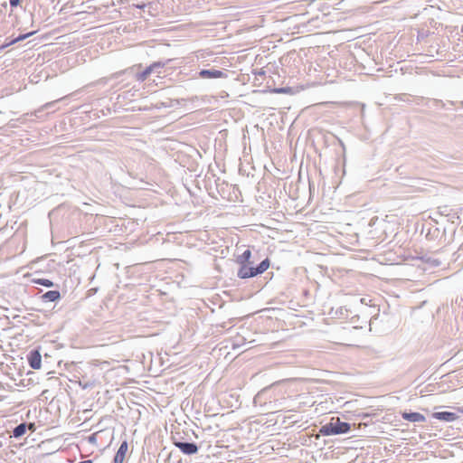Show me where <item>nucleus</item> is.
Masks as SVG:
<instances>
[{
    "label": "nucleus",
    "mask_w": 463,
    "mask_h": 463,
    "mask_svg": "<svg viewBox=\"0 0 463 463\" xmlns=\"http://www.w3.org/2000/svg\"><path fill=\"white\" fill-rule=\"evenodd\" d=\"M350 428L348 422L341 421L339 418H332L329 422L321 426L319 433L323 436L345 434L350 430Z\"/></svg>",
    "instance_id": "f257e3e1"
},
{
    "label": "nucleus",
    "mask_w": 463,
    "mask_h": 463,
    "mask_svg": "<svg viewBox=\"0 0 463 463\" xmlns=\"http://www.w3.org/2000/svg\"><path fill=\"white\" fill-rule=\"evenodd\" d=\"M438 237H440L439 238L440 245H446L450 242V241H447L445 230H443V232H441L439 228H438L437 226H434V225L430 226L428 228V231L426 233V239L429 241H432V240L437 239Z\"/></svg>",
    "instance_id": "f03ea898"
},
{
    "label": "nucleus",
    "mask_w": 463,
    "mask_h": 463,
    "mask_svg": "<svg viewBox=\"0 0 463 463\" xmlns=\"http://www.w3.org/2000/svg\"><path fill=\"white\" fill-rule=\"evenodd\" d=\"M198 77L201 79H219L227 78L228 75L225 71L210 68L202 69L200 71H198Z\"/></svg>",
    "instance_id": "7ed1b4c3"
},
{
    "label": "nucleus",
    "mask_w": 463,
    "mask_h": 463,
    "mask_svg": "<svg viewBox=\"0 0 463 463\" xmlns=\"http://www.w3.org/2000/svg\"><path fill=\"white\" fill-rule=\"evenodd\" d=\"M174 444L185 455H194L199 450L197 444L194 442L175 441Z\"/></svg>",
    "instance_id": "20e7f679"
},
{
    "label": "nucleus",
    "mask_w": 463,
    "mask_h": 463,
    "mask_svg": "<svg viewBox=\"0 0 463 463\" xmlns=\"http://www.w3.org/2000/svg\"><path fill=\"white\" fill-rule=\"evenodd\" d=\"M27 361L31 368L40 369L42 364V355L39 350L33 349L29 352Z\"/></svg>",
    "instance_id": "39448f33"
},
{
    "label": "nucleus",
    "mask_w": 463,
    "mask_h": 463,
    "mask_svg": "<svg viewBox=\"0 0 463 463\" xmlns=\"http://www.w3.org/2000/svg\"><path fill=\"white\" fill-rule=\"evenodd\" d=\"M240 268L237 271V276L240 279H245L253 278L256 276V272L254 271L253 264H239Z\"/></svg>",
    "instance_id": "423d86ee"
},
{
    "label": "nucleus",
    "mask_w": 463,
    "mask_h": 463,
    "mask_svg": "<svg viewBox=\"0 0 463 463\" xmlns=\"http://www.w3.org/2000/svg\"><path fill=\"white\" fill-rule=\"evenodd\" d=\"M432 417L434 419H437V420H439L442 421H446V422H452L458 418V416L456 413L450 412V411L433 412Z\"/></svg>",
    "instance_id": "0eeeda50"
},
{
    "label": "nucleus",
    "mask_w": 463,
    "mask_h": 463,
    "mask_svg": "<svg viewBox=\"0 0 463 463\" xmlns=\"http://www.w3.org/2000/svg\"><path fill=\"white\" fill-rule=\"evenodd\" d=\"M402 417L403 420L411 421V422H424L426 418L423 414L420 412H402Z\"/></svg>",
    "instance_id": "6e6552de"
},
{
    "label": "nucleus",
    "mask_w": 463,
    "mask_h": 463,
    "mask_svg": "<svg viewBox=\"0 0 463 463\" xmlns=\"http://www.w3.org/2000/svg\"><path fill=\"white\" fill-rule=\"evenodd\" d=\"M128 442L126 440L121 442V444L114 457L113 463H123L125 457H126V453L128 451Z\"/></svg>",
    "instance_id": "1a4fd4ad"
},
{
    "label": "nucleus",
    "mask_w": 463,
    "mask_h": 463,
    "mask_svg": "<svg viewBox=\"0 0 463 463\" xmlns=\"http://www.w3.org/2000/svg\"><path fill=\"white\" fill-rule=\"evenodd\" d=\"M35 33H36L35 31H33V32L27 33L19 34L17 37H14L9 41L6 40V42L0 46V50H4L12 44H14L18 42L24 41V40L27 39L28 37L33 35Z\"/></svg>",
    "instance_id": "9d476101"
},
{
    "label": "nucleus",
    "mask_w": 463,
    "mask_h": 463,
    "mask_svg": "<svg viewBox=\"0 0 463 463\" xmlns=\"http://www.w3.org/2000/svg\"><path fill=\"white\" fill-rule=\"evenodd\" d=\"M61 298V293L59 290H50L43 293L41 296V299L43 302H55Z\"/></svg>",
    "instance_id": "9b49d317"
},
{
    "label": "nucleus",
    "mask_w": 463,
    "mask_h": 463,
    "mask_svg": "<svg viewBox=\"0 0 463 463\" xmlns=\"http://www.w3.org/2000/svg\"><path fill=\"white\" fill-rule=\"evenodd\" d=\"M250 259H251V251H250V250L247 249L241 255H238L236 257V263L237 264H254L253 261L250 260Z\"/></svg>",
    "instance_id": "f8f14e48"
},
{
    "label": "nucleus",
    "mask_w": 463,
    "mask_h": 463,
    "mask_svg": "<svg viewBox=\"0 0 463 463\" xmlns=\"http://www.w3.org/2000/svg\"><path fill=\"white\" fill-rule=\"evenodd\" d=\"M27 430V424L25 422H22L14 428L12 432V437L15 439H19L24 436Z\"/></svg>",
    "instance_id": "ddd939ff"
},
{
    "label": "nucleus",
    "mask_w": 463,
    "mask_h": 463,
    "mask_svg": "<svg viewBox=\"0 0 463 463\" xmlns=\"http://www.w3.org/2000/svg\"><path fill=\"white\" fill-rule=\"evenodd\" d=\"M269 260L266 258L259 265H257L256 267L254 266V271L256 272V276L262 274L264 271H266L269 269Z\"/></svg>",
    "instance_id": "4468645a"
},
{
    "label": "nucleus",
    "mask_w": 463,
    "mask_h": 463,
    "mask_svg": "<svg viewBox=\"0 0 463 463\" xmlns=\"http://www.w3.org/2000/svg\"><path fill=\"white\" fill-rule=\"evenodd\" d=\"M269 260L266 258L259 265H257L256 267L254 266V271L256 272V276L262 274L264 271H266L269 269Z\"/></svg>",
    "instance_id": "2eb2a0df"
},
{
    "label": "nucleus",
    "mask_w": 463,
    "mask_h": 463,
    "mask_svg": "<svg viewBox=\"0 0 463 463\" xmlns=\"http://www.w3.org/2000/svg\"><path fill=\"white\" fill-rule=\"evenodd\" d=\"M420 260H423L425 263L429 264L430 267H439L441 264V261L439 260L428 255L421 256Z\"/></svg>",
    "instance_id": "dca6fc26"
},
{
    "label": "nucleus",
    "mask_w": 463,
    "mask_h": 463,
    "mask_svg": "<svg viewBox=\"0 0 463 463\" xmlns=\"http://www.w3.org/2000/svg\"><path fill=\"white\" fill-rule=\"evenodd\" d=\"M169 61H171L170 59L165 61H155L152 64H150L149 67L152 68L153 72H159V69L164 68Z\"/></svg>",
    "instance_id": "f3484780"
},
{
    "label": "nucleus",
    "mask_w": 463,
    "mask_h": 463,
    "mask_svg": "<svg viewBox=\"0 0 463 463\" xmlns=\"http://www.w3.org/2000/svg\"><path fill=\"white\" fill-rule=\"evenodd\" d=\"M153 72L152 68L147 66L143 71L137 74L136 78L137 81H144Z\"/></svg>",
    "instance_id": "a211bd4d"
},
{
    "label": "nucleus",
    "mask_w": 463,
    "mask_h": 463,
    "mask_svg": "<svg viewBox=\"0 0 463 463\" xmlns=\"http://www.w3.org/2000/svg\"><path fill=\"white\" fill-rule=\"evenodd\" d=\"M33 282L38 285H42L47 288H51L53 286V282L47 279H35Z\"/></svg>",
    "instance_id": "6ab92c4d"
},
{
    "label": "nucleus",
    "mask_w": 463,
    "mask_h": 463,
    "mask_svg": "<svg viewBox=\"0 0 463 463\" xmlns=\"http://www.w3.org/2000/svg\"><path fill=\"white\" fill-rule=\"evenodd\" d=\"M264 393H265V391H261L260 392L257 393L256 396L254 397L253 402H254V404L256 406L257 405H260V406L263 405L262 398H263Z\"/></svg>",
    "instance_id": "aec40b11"
},
{
    "label": "nucleus",
    "mask_w": 463,
    "mask_h": 463,
    "mask_svg": "<svg viewBox=\"0 0 463 463\" xmlns=\"http://www.w3.org/2000/svg\"><path fill=\"white\" fill-rule=\"evenodd\" d=\"M272 91L274 93H289L291 92V89L288 87L275 88Z\"/></svg>",
    "instance_id": "412c9836"
},
{
    "label": "nucleus",
    "mask_w": 463,
    "mask_h": 463,
    "mask_svg": "<svg viewBox=\"0 0 463 463\" xmlns=\"http://www.w3.org/2000/svg\"><path fill=\"white\" fill-rule=\"evenodd\" d=\"M449 211L450 210L447 206L439 208V213L441 215L449 216L450 215V213H449Z\"/></svg>",
    "instance_id": "4be33fe9"
},
{
    "label": "nucleus",
    "mask_w": 463,
    "mask_h": 463,
    "mask_svg": "<svg viewBox=\"0 0 463 463\" xmlns=\"http://www.w3.org/2000/svg\"><path fill=\"white\" fill-rule=\"evenodd\" d=\"M147 5L145 4V3H137V4H132V6L135 7V8H137V9H144Z\"/></svg>",
    "instance_id": "5701e85b"
},
{
    "label": "nucleus",
    "mask_w": 463,
    "mask_h": 463,
    "mask_svg": "<svg viewBox=\"0 0 463 463\" xmlns=\"http://www.w3.org/2000/svg\"><path fill=\"white\" fill-rule=\"evenodd\" d=\"M9 3H10L11 7L14 8L20 5L21 0H10Z\"/></svg>",
    "instance_id": "b1692460"
},
{
    "label": "nucleus",
    "mask_w": 463,
    "mask_h": 463,
    "mask_svg": "<svg viewBox=\"0 0 463 463\" xmlns=\"http://www.w3.org/2000/svg\"><path fill=\"white\" fill-rule=\"evenodd\" d=\"M242 344H241V342L235 340L233 343H232V348L235 349L239 346H241Z\"/></svg>",
    "instance_id": "393cba45"
},
{
    "label": "nucleus",
    "mask_w": 463,
    "mask_h": 463,
    "mask_svg": "<svg viewBox=\"0 0 463 463\" xmlns=\"http://www.w3.org/2000/svg\"><path fill=\"white\" fill-rule=\"evenodd\" d=\"M90 386H92L91 383H86L85 384L82 385V389H87V388H89Z\"/></svg>",
    "instance_id": "a878e982"
},
{
    "label": "nucleus",
    "mask_w": 463,
    "mask_h": 463,
    "mask_svg": "<svg viewBox=\"0 0 463 463\" xmlns=\"http://www.w3.org/2000/svg\"><path fill=\"white\" fill-rule=\"evenodd\" d=\"M455 215H456L455 213L452 215V217H451V222H454L453 218H455Z\"/></svg>",
    "instance_id": "bb28decb"
}]
</instances>
